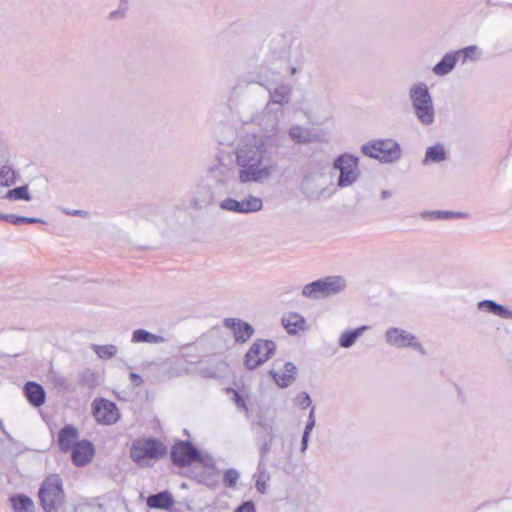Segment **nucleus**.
<instances>
[{"mask_svg": "<svg viewBox=\"0 0 512 512\" xmlns=\"http://www.w3.org/2000/svg\"><path fill=\"white\" fill-rule=\"evenodd\" d=\"M272 138L253 137L236 152V162L240 167L238 178L241 183L262 182L277 171L273 160Z\"/></svg>", "mask_w": 512, "mask_h": 512, "instance_id": "obj_1", "label": "nucleus"}, {"mask_svg": "<svg viewBox=\"0 0 512 512\" xmlns=\"http://www.w3.org/2000/svg\"><path fill=\"white\" fill-rule=\"evenodd\" d=\"M256 82L261 86H265L269 92L270 99L264 109V114L268 115L267 123L264 125V130L272 131L278 125V113L282 112L281 107L290 101L292 94V87L289 84L281 83L276 85L265 80L261 75L257 76Z\"/></svg>", "mask_w": 512, "mask_h": 512, "instance_id": "obj_2", "label": "nucleus"}, {"mask_svg": "<svg viewBox=\"0 0 512 512\" xmlns=\"http://www.w3.org/2000/svg\"><path fill=\"white\" fill-rule=\"evenodd\" d=\"M409 98L419 122L426 126L431 125L435 119V110L428 86L423 82L412 85Z\"/></svg>", "mask_w": 512, "mask_h": 512, "instance_id": "obj_3", "label": "nucleus"}, {"mask_svg": "<svg viewBox=\"0 0 512 512\" xmlns=\"http://www.w3.org/2000/svg\"><path fill=\"white\" fill-rule=\"evenodd\" d=\"M38 497L45 512H57L65 501L62 479L58 474L47 476L42 482Z\"/></svg>", "mask_w": 512, "mask_h": 512, "instance_id": "obj_4", "label": "nucleus"}, {"mask_svg": "<svg viewBox=\"0 0 512 512\" xmlns=\"http://www.w3.org/2000/svg\"><path fill=\"white\" fill-rule=\"evenodd\" d=\"M361 152L382 163H393L400 159L402 150L399 143L393 139H377L364 144Z\"/></svg>", "mask_w": 512, "mask_h": 512, "instance_id": "obj_5", "label": "nucleus"}, {"mask_svg": "<svg viewBox=\"0 0 512 512\" xmlns=\"http://www.w3.org/2000/svg\"><path fill=\"white\" fill-rule=\"evenodd\" d=\"M346 287V281L341 276H327L305 285L302 295L311 299H320L336 295Z\"/></svg>", "mask_w": 512, "mask_h": 512, "instance_id": "obj_6", "label": "nucleus"}, {"mask_svg": "<svg viewBox=\"0 0 512 512\" xmlns=\"http://www.w3.org/2000/svg\"><path fill=\"white\" fill-rule=\"evenodd\" d=\"M165 452V448L156 439H138L133 442L130 449L131 459L141 467H149L152 460L157 459Z\"/></svg>", "mask_w": 512, "mask_h": 512, "instance_id": "obj_7", "label": "nucleus"}, {"mask_svg": "<svg viewBox=\"0 0 512 512\" xmlns=\"http://www.w3.org/2000/svg\"><path fill=\"white\" fill-rule=\"evenodd\" d=\"M333 167L340 172L337 185L341 188L351 186L360 177L359 159L351 154L338 156Z\"/></svg>", "mask_w": 512, "mask_h": 512, "instance_id": "obj_8", "label": "nucleus"}, {"mask_svg": "<svg viewBox=\"0 0 512 512\" xmlns=\"http://www.w3.org/2000/svg\"><path fill=\"white\" fill-rule=\"evenodd\" d=\"M276 344L272 340L257 339L245 354L244 364L248 370H254L275 353Z\"/></svg>", "mask_w": 512, "mask_h": 512, "instance_id": "obj_9", "label": "nucleus"}, {"mask_svg": "<svg viewBox=\"0 0 512 512\" xmlns=\"http://www.w3.org/2000/svg\"><path fill=\"white\" fill-rule=\"evenodd\" d=\"M91 406L92 414L99 424L112 425L120 419V411L117 405L108 399L96 398Z\"/></svg>", "mask_w": 512, "mask_h": 512, "instance_id": "obj_10", "label": "nucleus"}, {"mask_svg": "<svg viewBox=\"0 0 512 512\" xmlns=\"http://www.w3.org/2000/svg\"><path fill=\"white\" fill-rule=\"evenodd\" d=\"M171 460L178 467H186L193 462H201L200 451L188 441H179L171 448Z\"/></svg>", "mask_w": 512, "mask_h": 512, "instance_id": "obj_11", "label": "nucleus"}, {"mask_svg": "<svg viewBox=\"0 0 512 512\" xmlns=\"http://www.w3.org/2000/svg\"><path fill=\"white\" fill-rule=\"evenodd\" d=\"M385 337L387 343L391 346L397 348L412 347L418 350L421 354H425L423 346L417 342L415 335L404 329L396 327L389 328L386 331Z\"/></svg>", "mask_w": 512, "mask_h": 512, "instance_id": "obj_12", "label": "nucleus"}, {"mask_svg": "<svg viewBox=\"0 0 512 512\" xmlns=\"http://www.w3.org/2000/svg\"><path fill=\"white\" fill-rule=\"evenodd\" d=\"M220 207L226 211L240 214H249L260 211L263 207V201L261 198L252 195L241 201L233 198H226L225 200L221 201Z\"/></svg>", "mask_w": 512, "mask_h": 512, "instance_id": "obj_13", "label": "nucleus"}, {"mask_svg": "<svg viewBox=\"0 0 512 512\" xmlns=\"http://www.w3.org/2000/svg\"><path fill=\"white\" fill-rule=\"evenodd\" d=\"M70 452L74 465L82 467L92 460L94 455V446L88 440H81L74 444Z\"/></svg>", "mask_w": 512, "mask_h": 512, "instance_id": "obj_14", "label": "nucleus"}, {"mask_svg": "<svg viewBox=\"0 0 512 512\" xmlns=\"http://www.w3.org/2000/svg\"><path fill=\"white\" fill-rule=\"evenodd\" d=\"M224 326L232 331L237 342H246L254 333L250 324L236 318L224 319Z\"/></svg>", "mask_w": 512, "mask_h": 512, "instance_id": "obj_15", "label": "nucleus"}, {"mask_svg": "<svg viewBox=\"0 0 512 512\" xmlns=\"http://www.w3.org/2000/svg\"><path fill=\"white\" fill-rule=\"evenodd\" d=\"M79 437L78 429L72 425H65L58 433V446L59 449L67 453L69 452Z\"/></svg>", "mask_w": 512, "mask_h": 512, "instance_id": "obj_16", "label": "nucleus"}, {"mask_svg": "<svg viewBox=\"0 0 512 512\" xmlns=\"http://www.w3.org/2000/svg\"><path fill=\"white\" fill-rule=\"evenodd\" d=\"M282 324L289 334H297L307 329L305 318L297 312H289L283 315Z\"/></svg>", "mask_w": 512, "mask_h": 512, "instance_id": "obj_17", "label": "nucleus"}, {"mask_svg": "<svg viewBox=\"0 0 512 512\" xmlns=\"http://www.w3.org/2000/svg\"><path fill=\"white\" fill-rule=\"evenodd\" d=\"M146 504L152 509L170 510L174 504V499L170 492L162 491L148 496Z\"/></svg>", "mask_w": 512, "mask_h": 512, "instance_id": "obj_18", "label": "nucleus"}, {"mask_svg": "<svg viewBox=\"0 0 512 512\" xmlns=\"http://www.w3.org/2000/svg\"><path fill=\"white\" fill-rule=\"evenodd\" d=\"M24 393L29 403L35 407H39L45 402V390L36 382L26 383L24 386Z\"/></svg>", "mask_w": 512, "mask_h": 512, "instance_id": "obj_19", "label": "nucleus"}, {"mask_svg": "<svg viewBox=\"0 0 512 512\" xmlns=\"http://www.w3.org/2000/svg\"><path fill=\"white\" fill-rule=\"evenodd\" d=\"M271 375L278 386L288 387L295 379L296 366L292 362H286L283 372L272 370Z\"/></svg>", "mask_w": 512, "mask_h": 512, "instance_id": "obj_20", "label": "nucleus"}, {"mask_svg": "<svg viewBox=\"0 0 512 512\" xmlns=\"http://www.w3.org/2000/svg\"><path fill=\"white\" fill-rule=\"evenodd\" d=\"M213 201V193L209 187L205 185L197 186L191 199V205L196 209L204 208Z\"/></svg>", "mask_w": 512, "mask_h": 512, "instance_id": "obj_21", "label": "nucleus"}, {"mask_svg": "<svg viewBox=\"0 0 512 512\" xmlns=\"http://www.w3.org/2000/svg\"><path fill=\"white\" fill-rule=\"evenodd\" d=\"M478 308L504 319H512V311L493 300L480 301L478 303Z\"/></svg>", "mask_w": 512, "mask_h": 512, "instance_id": "obj_22", "label": "nucleus"}, {"mask_svg": "<svg viewBox=\"0 0 512 512\" xmlns=\"http://www.w3.org/2000/svg\"><path fill=\"white\" fill-rule=\"evenodd\" d=\"M458 61V54L447 53L443 58L433 67V72L437 76H444L449 74L455 67Z\"/></svg>", "mask_w": 512, "mask_h": 512, "instance_id": "obj_23", "label": "nucleus"}, {"mask_svg": "<svg viewBox=\"0 0 512 512\" xmlns=\"http://www.w3.org/2000/svg\"><path fill=\"white\" fill-rule=\"evenodd\" d=\"M289 136L295 143L307 144L318 139L317 135L311 130L299 125L292 126L289 130Z\"/></svg>", "mask_w": 512, "mask_h": 512, "instance_id": "obj_24", "label": "nucleus"}, {"mask_svg": "<svg viewBox=\"0 0 512 512\" xmlns=\"http://www.w3.org/2000/svg\"><path fill=\"white\" fill-rule=\"evenodd\" d=\"M233 175V169L225 164H218L209 170V176L221 185H225Z\"/></svg>", "mask_w": 512, "mask_h": 512, "instance_id": "obj_25", "label": "nucleus"}, {"mask_svg": "<svg viewBox=\"0 0 512 512\" xmlns=\"http://www.w3.org/2000/svg\"><path fill=\"white\" fill-rule=\"evenodd\" d=\"M131 341L133 343H163L165 338L161 335L153 334L144 329H137L132 334Z\"/></svg>", "mask_w": 512, "mask_h": 512, "instance_id": "obj_26", "label": "nucleus"}, {"mask_svg": "<svg viewBox=\"0 0 512 512\" xmlns=\"http://www.w3.org/2000/svg\"><path fill=\"white\" fill-rule=\"evenodd\" d=\"M14 512H34V503L26 495L18 494L10 498Z\"/></svg>", "mask_w": 512, "mask_h": 512, "instance_id": "obj_27", "label": "nucleus"}, {"mask_svg": "<svg viewBox=\"0 0 512 512\" xmlns=\"http://www.w3.org/2000/svg\"><path fill=\"white\" fill-rule=\"evenodd\" d=\"M368 328V326H361L354 330H347L343 332L339 338V346L342 348L351 347Z\"/></svg>", "mask_w": 512, "mask_h": 512, "instance_id": "obj_28", "label": "nucleus"}, {"mask_svg": "<svg viewBox=\"0 0 512 512\" xmlns=\"http://www.w3.org/2000/svg\"><path fill=\"white\" fill-rule=\"evenodd\" d=\"M446 159V151L442 144L428 147L425 153L424 163H439Z\"/></svg>", "mask_w": 512, "mask_h": 512, "instance_id": "obj_29", "label": "nucleus"}, {"mask_svg": "<svg viewBox=\"0 0 512 512\" xmlns=\"http://www.w3.org/2000/svg\"><path fill=\"white\" fill-rule=\"evenodd\" d=\"M315 408L312 407L311 410H310V413H309V417H308V421L306 423V426H305V429H304V432H303V436H302V441H301V452H305L307 447H308V440H309V436L315 426Z\"/></svg>", "mask_w": 512, "mask_h": 512, "instance_id": "obj_30", "label": "nucleus"}, {"mask_svg": "<svg viewBox=\"0 0 512 512\" xmlns=\"http://www.w3.org/2000/svg\"><path fill=\"white\" fill-rule=\"evenodd\" d=\"M79 383L88 389H93L98 386V376L95 372L87 369L79 374Z\"/></svg>", "mask_w": 512, "mask_h": 512, "instance_id": "obj_31", "label": "nucleus"}, {"mask_svg": "<svg viewBox=\"0 0 512 512\" xmlns=\"http://www.w3.org/2000/svg\"><path fill=\"white\" fill-rule=\"evenodd\" d=\"M5 221L14 225L45 223L41 218L18 216L16 214H7V216H5Z\"/></svg>", "mask_w": 512, "mask_h": 512, "instance_id": "obj_32", "label": "nucleus"}, {"mask_svg": "<svg viewBox=\"0 0 512 512\" xmlns=\"http://www.w3.org/2000/svg\"><path fill=\"white\" fill-rule=\"evenodd\" d=\"M16 172L9 166H2L0 168V185L11 186L16 182Z\"/></svg>", "mask_w": 512, "mask_h": 512, "instance_id": "obj_33", "label": "nucleus"}, {"mask_svg": "<svg viewBox=\"0 0 512 512\" xmlns=\"http://www.w3.org/2000/svg\"><path fill=\"white\" fill-rule=\"evenodd\" d=\"M226 392L228 394H232V401L236 405V407L239 410H242L245 412L246 416L249 415V409L246 404V397L238 390H235L233 388H227Z\"/></svg>", "mask_w": 512, "mask_h": 512, "instance_id": "obj_34", "label": "nucleus"}, {"mask_svg": "<svg viewBox=\"0 0 512 512\" xmlns=\"http://www.w3.org/2000/svg\"><path fill=\"white\" fill-rule=\"evenodd\" d=\"M6 198L9 200H25L30 201L31 196L28 191V187L26 185L19 186L14 189H11L7 192Z\"/></svg>", "mask_w": 512, "mask_h": 512, "instance_id": "obj_35", "label": "nucleus"}, {"mask_svg": "<svg viewBox=\"0 0 512 512\" xmlns=\"http://www.w3.org/2000/svg\"><path fill=\"white\" fill-rule=\"evenodd\" d=\"M93 350L97 356L101 359H110L117 353V347L115 345H93Z\"/></svg>", "mask_w": 512, "mask_h": 512, "instance_id": "obj_36", "label": "nucleus"}, {"mask_svg": "<svg viewBox=\"0 0 512 512\" xmlns=\"http://www.w3.org/2000/svg\"><path fill=\"white\" fill-rule=\"evenodd\" d=\"M240 478L239 472L234 468H229L224 472L223 484L227 488H234Z\"/></svg>", "mask_w": 512, "mask_h": 512, "instance_id": "obj_37", "label": "nucleus"}, {"mask_svg": "<svg viewBox=\"0 0 512 512\" xmlns=\"http://www.w3.org/2000/svg\"><path fill=\"white\" fill-rule=\"evenodd\" d=\"M269 480V475L265 471H259L258 478L256 480V488L257 490L264 494L266 493V482Z\"/></svg>", "mask_w": 512, "mask_h": 512, "instance_id": "obj_38", "label": "nucleus"}, {"mask_svg": "<svg viewBox=\"0 0 512 512\" xmlns=\"http://www.w3.org/2000/svg\"><path fill=\"white\" fill-rule=\"evenodd\" d=\"M295 401L296 404L302 409L308 408L312 402L309 394L306 392H301L300 394H298Z\"/></svg>", "mask_w": 512, "mask_h": 512, "instance_id": "obj_39", "label": "nucleus"}, {"mask_svg": "<svg viewBox=\"0 0 512 512\" xmlns=\"http://www.w3.org/2000/svg\"><path fill=\"white\" fill-rule=\"evenodd\" d=\"M476 51H477L476 46H468L462 50L455 52V54H458V58L460 56H463V62H465L467 59H473V55Z\"/></svg>", "mask_w": 512, "mask_h": 512, "instance_id": "obj_40", "label": "nucleus"}, {"mask_svg": "<svg viewBox=\"0 0 512 512\" xmlns=\"http://www.w3.org/2000/svg\"><path fill=\"white\" fill-rule=\"evenodd\" d=\"M427 215H430L431 217L436 219H448L453 217L455 214L450 211H432L423 213L422 217H426Z\"/></svg>", "mask_w": 512, "mask_h": 512, "instance_id": "obj_41", "label": "nucleus"}, {"mask_svg": "<svg viewBox=\"0 0 512 512\" xmlns=\"http://www.w3.org/2000/svg\"><path fill=\"white\" fill-rule=\"evenodd\" d=\"M234 512H256L255 505L252 501L242 503Z\"/></svg>", "mask_w": 512, "mask_h": 512, "instance_id": "obj_42", "label": "nucleus"}, {"mask_svg": "<svg viewBox=\"0 0 512 512\" xmlns=\"http://www.w3.org/2000/svg\"><path fill=\"white\" fill-rule=\"evenodd\" d=\"M63 213L70 216H80V217H86L88 213L84 210H70V209H63Z\"/></svg>", "mask_w": 512, "mask_h": 512, "instance_id": "obj_43", "label": "nucleus"}, {"mask_svg": "<svg viewBox=\"0 0 512 512\" xmlns=\"http://www.w3.org/2000/svg\"><path fill=\"white\" fill-rule=\"evenodd\" d=\"M130 380L134 386H140L143 383L142 377L137 373H130Z\"/></svg>", "mask_w": 512, "mask_h": 512, "instance_id": "obj_44", "label": "nucleus"}, {"mask_svg": "<svg viewBox=\"0 0 512 512\" xmlns=\"http://www.w3.org/2000/svg\"><path fill=\"white\" fill-rule=\"evenodd\" d=\"M269 451H270V443L265 442L260 449L261 458H264L268 454Z\"/></svg>", "mask_w": 512, "mask_h": 512, "instance_id": "obj_45", "label": "nucleus"}, {"mask_svg": "<svg viewBox=\"0 0 512 512\" xmlns=\"http://www.w3.org/2000/svg\"><path fill=\"white\" fill-rule=\"evenodd\" d=\"M216 479H212L211 476H208V478L206 480H204V483L207 485V486H210V487H213L216 485Z\"/></svg>", "mask_w": 512, "mask_h": 512, "instance_id": "obj_46", "label": "nucleus"}, {"mask_svg": "<svg viewBox=\"0 0 512 512\" xmlns=\"http://www.w3.org/2000/svg\"><path fill=\"white\" fill-rule=\"evenodd\" d=\"M381 196H382V199H387V198H389L391 196V193L388 190H383L381 192Z\"/></svg>", "mask_w": 512, "mask_h": 512, "instance_id": "obj_47", "label": "nucleus"}, {"mask_svg": "<svg viewBox=\"0 0 512 512\" xmlns=\"http://www.w3.org/2000/svg\"><path fill=\"white\" fill-rule=\"evenodd\" d=\"M5 216H7V214H1L0 213V220H5Z\"/></svg>", "mask_w": 512, "mask_h": 512, "instance_id": "obj_48", "label": "nucleus"}, {"mask_svg": "<svg viewBox=\"0 0 512 512\" xmlns=\"http://www.w3.org/2000/svg\"><path fill=\"white\" fill-rule=\"evenodd\" d=\"M295 73H296V68H295V67H293V68L291 69V74H292V75H294Z\"/></svg>", "mask_w": 512, "mask_h": 512, "instance_id": "obj_49", "label": "nucleus"}, {"mask_svg": "<svg viewBox=\"0 0 512 512\" xmlns=\"http://www.w3.org/2000/svg\"><path fill=\"white\" fill-rule=\"evenodd\" d=\"M261 465H262V463L260 462V463L258 464V469H259V470H260V468H261Z\"/></svg>", "mask_w": 512, "mask_h": 512, "instance_id": "obj_50", "label": "nucleus"}]
</instances>
